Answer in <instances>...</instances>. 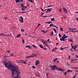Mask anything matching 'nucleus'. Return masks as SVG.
<instances>
[{"label": "nucleus", "instance_id": "nucleus-42", "mask_svg": "<svg viewBox=\"0 0 78 78\" xmlns=\"http://www.w3.org/2000/svg\"><path fill=\"white\" fill-rule=\"evenodd\" d=\"M11 56H13L14 55V54H11Z\"/></svg>", "mask_w": 78, "mask_h": 78}, {"label": "nucleus", "instance_id": "nucleus-14", "mask_svg": "<svg viewBox=\"0 0 78 78\" xmlns=\"http://www.w3.org/2000/svg\"><path fill=\"white\" fill-rule=\"evenodd\" d=\"M40 40L42 42V43H44L45 42V41H44V40L42 39H41Z\"/></svg>", "mask_w": 78, "mask_h": 78}, {"label": "nucleus", "instance_id": "nucleus-59", "mask_svg": "<svg viewBox=\"0 0 78 78\" xmlns=\"http://www.w3.org/2000/svg\"><path fill=\"white\" fill-rule=\"evenodd\" d=\"M56 62H57V63H59V61L57 60V61H56Z\"/></svg>", "mask_w": 78, "mask_h": 78}, {"label": "nucleus", "instance_id": "nucleus-39", "mask_svg": "<svg viewBox=\"0 0 78 78\" xmlns=\"http://www.w3.org/2000/svg\"><path fill=\"white\" fill-rule=\"evenodd\" d=\"M27 12H20V13H26Z\"/></svg>", "mask_w": 78, "mask_h": 78}, {"label": "nucleus", "instance_id": "nucleus-45", "mask_svg": "<svg viewBox=\"0 0 78 78\" xmlns=\"http://www.w3.org/2000/svg\"><path fill=\"white\" fill-rule=\"evenodd\" d=\"M43 44H44L45 45H48V44H47L45 42Z\"/></svg>", "mask_w": 78, "mask_h": 78}, {"label": "nucleus", "instance_id": "nucleus-58", "mask_svg": "<svg viewBox=\"0 0 78 78\" xmlns=\"http://www.w3.org/2000/svg\"><path fill=\"white\" fill-rule=\"evenodd\" d=\"M41 32H43V33H44V30H41Z\"/></svg>", "mask_w": 78, "mask_h": 78}, {"label": "nucleus", "instance_id": "nucleus-26", "mask_svg": "<svg viewBox=\"0 0 78 78\" xmlns=\"http://www.w3.org/2000/svg\"><path fill=\"white\" fill-rule=\"evenodd\" d=\"M4 19H5V20H7V19H8V17H5L4 18Z\"/></svg>", "mask_w": 78, "mask_h": 78}, {"label": "nucleus", "instance_id": "nucleus-55", "mask_svg": "<svg viewBox=\"0 0 78 78\" xmlns=\"http://www.w3.org/2000/svg\"><path fill=\"white\" fill-rule=\"evenodd\" d=\"M73 28L72 29H69L70 30H73Z\"/></svg>", "mask_w": 78, "mask_h": 78}, {"label": "nucleus", "instance_id": "nucleus-61", "mask_svg": "<svg viewBox=\"0 0 78 78\" xmlns=\"http://www.w3.org/2000/svg\"><path fill=\"white\" fill-rule=\"evenodd\" d=\"M60 41H62V38H60Z\"/></svg>", "mask_w": 78, "mask_h": 78}, {"label": "nucleus", "instance_id": "nucleus-2", "mask_svg": "<svg viewBox=\"0 0 78 78\" xmlns=\"http://www.w3.org/2000/svg\"><path fill=\"white\" fill-rule=\"evenodd\" d=\"M11 72L12 73V76H13V77H15L14 76V75H16V74L17 73V76H16L19 77V74H20V72H19V69H18V68H17L16 67L13 70H12V71Z\"/></svg>", "mask_w": 78, "mask_h": 78}, {"label": "nucleus", "instance_id": "nucleus-63", "mask_svg": "<svg viewBox=\"0 0 78 78\" xmlns=\"http://www.w3.org/2000/svg\"><path fill=\"white\" fill-rule=\"evenodd\" d=\"M76 20H77V21H78V18H76Z\"/></svg>", "mask_w": 78, "mask_h": 78}, {"label": "nucleus", "instance_id": "nucleus-32", "mask_svg": "<svg viewBox=\"0 0 78 78\" xmlns=\"http://www.w3.org/2000/svg\"><path fill=\"white\" fill-rule=\"evenodd\" d=\"M58 36H59V37H61V34H58Z\"/></svg>", "mask_w": 78, "mask_h": 78}, {"label": "nucleus", "instance_id": "nucleus-16", "mask_svg": "<svg viewBox=\"0 0 78 78\" xmlns=\"http://www.w3.org/2000/svg\"><path fill=\"white\" fill-rule=\"evenodd\" d=\"M46 76H47L46 78H48V73H46Z\"/></svg>", "mask_w": 78, "mask_h": 78}, {"label": "nucleus", "instance_id": "nucleus-15", "mask_svg": "<svg viewBox=\"0 0 78 78\" xmlns=\"http://www.w3.org/2000/svg\"><path fill=\"white\" fill-rule=\"evenodd\" d=\"M24 62H20V63H23V64H27V63H26V62H25V61H24Z\"/></svg>", "mask_w": 78, "mask_h": 78}, {"label": "nucleus", "instance_id": "nucleus-25", "mask_svg": "<svg viewBox=\"0 0 78 78\" xmlns=\"http://www.w3.org/2000/svg\"><path fill=\"white\" fill-rule=\"evenodd\" d=\"M54 20H55L54 18H52L51 19V21H54Z\"/></svg>", "mask_w": 78, "mask_h": 78}, {"label": "nucleus", "instance_id": "nucleus-5", "mask_svg": "<svg viewBox=\"0 0 78 78\" xmlns=\"http://www.w3.org/2000/svg\"><path fill=\"white\" fill-rule=\"evenodd\" d=\"M54 25V24H51L50 25L49 27H55V28H58V27H57V26H53V25Z\"/></svg>", "mask_w": 78, "mask_h": 78}, {"label": "nucleus", "instance_id": "nucleus-29", "mask_svg": "<svg viewBox=\"0 0 78 78\" xmlns=\"http://www.w3.org/2000/svg\"><path fill=\"white\" fill-rule=\"evenodd\" d=\"M30 2H31V3H33V0H28Z\"/></svg>", "mask_w": 78, "mask_h": 78}, {"label": "nucleus", "instance_id": "nucleus-60", "mask_svg": "<svg viewBox=\"0 0 78 78\" xmlns=\"http://www.w3.org/2000/svg\"><path fill=\"white\" fill-rule=\"evenodd\" d=\"M72 48H74V46H73V45L71 46Z\"/></svg>", "mask_w": 78, "mask_h": 78}, {"label": "nucleus", "instance_id": "nucleus-52", "mask_svg": "<svg viewBox=\"0 0 78 78\" xmlns=\"http://www.w3.org/2000/svg\"><path fill=\"white\" fill-rule=\"evenodd\" d=\"M31 57H33V56L32 55L30 56H29V58H31Z\"/></svg>", "mask_w": 78, "mask_h": 78}, {"label": "nucleus", "instance_id": "nucleus-31", "mask_svg": "<svg viewBox=\"0 0 78 78\" xmlns=\"http://www.w3.org/2000/svg\"><path fill=\"white\" fill-rule=\"evenodd\" d=\"M69 42H73L72 40V39H70L69 41Z\"/></svg>", "mask_w": 78, "mask_h": 78}, {"label": "nucleus", "instance_id": "nucleus-38", "mask_svg": "<svg viewBox=\"0 0 78 78\" xmlns=\"http://www.w3.org/2000/svg\"><path fill=\"white\" fill-rule=\"evenodd\" d=\"M69 32H73V33H74V31H73V30H72V31H70V30H69Z\"/></svg>", "mask_w": 78, "mask_h": 78}, {"label": "nucleus", "instance_id": "nucleus-54", "mask_svg": "<svg viewBox=\"0 0 78 78\" xmlns=\"http://www.w3.org/2000/svg\"><path fill=\"white\" fill-rule=\"evenodd\" d=\"M62 39H65L64 37H62Z\"/></svg>", "mask_w": 78, "mask_h": 78}, {"label": "nucleus", "instance_id": "nucleus-3", "mask_svg": "<svg viewBox=\"0 0 78 78\" xmlns=\"http://www.w3.org/2000/svg\"><path fill=\"white\" fill-rule=\"evenodd\" d=\"M51 68V70H58L59 71H62V72H64V70L62 69L61 68H57V66L55 65H53L52 66L51 65H50L49 66Z\"/></svg>", "mask_w": 78, "mask_h": 78}, {"label": "nucleus", "instance_id": "nucleus-13", "mask_svg": "<svg viewBox=\"0 0 78 78\" xmlns=\"http://www.w3.org/2000/svg\"><path fill=\"white\" fill-rule=\"evenodd\" d=\"M52 15H51L50 16H41V17H51V16Z\"/></svg>", "mask_w": 78, "mask_h": 78}, {"label": "nucleus", "instance_id": "nucleus-48", "mask_svg": "<svg viewBox=\"0 0 78 78\" xmlns=\"http://www.w3.org/2000/svg\"><path fill=\"white\" fill-rule=\"evenodd\" d=\"M7 53H10V51L9 50L7 51Z\"/></svg>", "mask_w": 78, "mask_h": 78}, {"label": "nucleus", "instance_id": "nucleus-27", "mask_svg": "<svg viewBox=\"0 0 78 78\" xmlns=\"http://www.w3.org/2000/svg\"><path fill=\"white\" fill-rule=\"evenodd\" d=\"M1 36H5V34H4L3 33H2L1 34Z\"/></svg>", "mask_w": 78, "mask_h": 78}, {"label": "nucleus", "instance_id": "nucleus-57", "mask_svg": "<svg viewBox=\"0 0 78 78\" xmlns=\"http://www.w3.org/2000/svg\"><path fill=\"white\" fill-rule=\"evenodd\" d=\"M76 77V75L74 76L72 78H75Z\"/></svg>", "mask_w": 78, "mask_h": 78}, {"label": "nucleus", "instance_id": "nucleus-30", "mask_svg": "<svg viewBox=\"0 0 78 78\" xmlns=\"http://www.w3.org/2000/svg\"><path fill=\"white\" fill-rule=\"evenodd\" d=\"M23 8H25V9H27V6H24Z\"/></svg>", "mask_w": 78, "mask_h": 78}, {"label": "nucleus", "instance_id": "nucleus-46", "mask_svg": "<svg viewBox=\"0 0 78 78\" xmlns=\"http://www.w3.org/2000/svg\"><path fill=\"white\" fill-rule=\"evenodd\" d=\"M41 10L42 11H44L43 10H44V9H42V8H41Z\"/></svg>", "mask_w": 78, "mask_h": 78}, {"label": "nucleus", "instance_id": "nucleus-11", "mask_svg": "<svg viewBox=\"0 0 78 78\" xmlns=\"http://www.w3.org/2000/svg\"><path fill=\"white\" fill-rule=\"evenodd\" d=\"M20 36H21V35H20V34H19L17 35L16 37H20Z\"/></svg>", "mask_w": 78, "mask_h": 78}, {"label": "nucleus", "instance_id": "nucleus-17", "mask_svg": "<svg viewBox=\"0 0 78 78\" xmlns=\"http://www.w3.org/2000/svg\"><path fill=\"white\" fill-rule=\"evenodd\" d=\"M73 72V71H72L70 69H69L68 71H67V72Z\"/></svg>", "mask_w": 78, "mask_h": 78}, {"label": "nucleus", "instance_id": "nucleus-33", "mask_svg": "<svg viewBox=\"0 0 78 78\" xmlns=\"http://www.w3.org/2000/svg\"><path fill=\"white\" fill-rule=\"evenodd\" d=\"M65 40H67V39H62V41H65Z\"/></svg>", "mask_w": 78, "mask_h": 78}, {"label": "nucleus", "instance_id": "nucleus-43", "mask_svg": "<svg viewBox=\"0 0 78 78\" xmlns=\"http://www.w3.org/2000/svg\"><path fill=\"white\" fill-rule=\"evenodd\" d=\"M51 34H52V35H53V31H52L51 33Z\"/></svg>", "mask_w": 78, "mask_h": 78}, {"label": "nucleus", "instance_id": "nucleus-1", "mask_svg": "<svg viewBox=\"0 0 78 78\" xmlns=\"http://www.w3.org/2000/svg\"><path fill=\"white\" fill-rule=\"evenodd\" d=\"M4 65L5 66L6 68H7L9 69L10 70L11 72H12L13 69L16 67L12 65V63L11 62H9L4 63Z\"/></svg>", "mask_w": 78, "mask_h": 78}, {"label": "nucleus", "instance_id": "nucleus-21", "mask_svg": "<svg viewBox=\"0 0 78 78\" xmlns=\"http://www.w3.org/2000/svg\"><path fill=\"white\" fill-rule=\"evenodd\" d=\"M22 42L23 43V44H25V40H24V39H22Z\"/></svg>", "mask_w": 78, "mask_h": 78}, {"label": "nucleus", "instance_id": "nucleus-18", "mask_svg": "<svg viewBox=\"0 0 78 78\" xmlns=\"http://www.w3.org/2000/svg\"><path fill=\"white\" fill-rule=\"evenodd\" d=\"M58 58H56V59H55L54 60V62H55L56 60H58Z\"/></svg>", "mask_w": 78, "mask_h": 78}, {"label": "nucleus", "instance_id": "nucleus-19", "mask_svg": "<svg viewBox=\"0 0 78 78\" xmlns=\"http://www.w3.org/2000/svg\"><path fill=\"white\" fill-rule=\"evenodd\" d=\"M24 5L23 4H22L21 5V7H22V8H24V6H23Z\"/></svg>", "mask_w": 78, "mask_h": 78}, {"label": "nucleus", "instance_id": "nucleus-34", "mask_svg": "<svg viewBox=\"0 0 78 78\" xmlns=\"http://www.w3.org/2000/svg\"><path fill=\"white\" fill-rule=\"evenodd\" d=\"M32 68H33V69H36V67L34 66H32Z\"/></svg>", "mask_w": 78, "mask_h": 78}, {"label": "nucleus", "instance_id": "nucleus-12", "mask_svg": "<svg viewBox=\"0 0 78 78\" xmlns=\"http://www.w3.org/2000/svg\"><path fill=\"white\" fill-rule=\"evenodd\" d=\"M39 46L41 48H44V47L42 44H39Z\"/></svg>", "mask_w": 78, "mask_h": 78}, {"label": "nucleus", "instance_id": "nucleus-28", "mask_svg": "<svg viewBox=\"0 0 78 78\" xmlns=\"http://www.w3.org/2000/svg\"><path fill=\"white\" fill-rule=\"evenodd\" d=\"M32 46H33V47L34 48H36V47L35 45H32Z\"/></svg>", "mask_w": 78, "mask_h": 78}, {"label": "nucleus", "instance_id": "nucleus-24", "mask_svg": "<svg viewBox=\"0 0 78 78\" xmlns=\"http://www.w3.org/2000/svg\"><path fill=\"white\" fill-rule=\"evenodd\" d=\"M59 12H61V11H62V9L61 8H60L59 9Z\"/></svg>", "mask_w": 78, "mask_h": 78}, {"label": "nucleus", "instance_id": "nucleus-49", "mask_svg": "<svg viewBox=\"0 0 78 78\" xmlns=\"http://www.w3.org/2000/svg\"><path fill=\"white\" fill-rule=\"evenodd\" d=\"M67 37H67V36H66L64 37L65 39H66V38H67Z\"/></svg>", "mask_w": 78, "mask_h": 78}, {"label": "nucleus", "instance_id": "nucleus-23", "mask_svg": "<svg viewBox=\"0 0 78 78\" xmlns=\"http://www.w3.org/2000/svg\"><path fill=\"white\" fill-rule=\"evenodd\" d=\"M21 31H22V32H24V31H25V30L24 29H21Z\"/></svg>", "mask_w": 78, "mask_h": 78}, {"label": "nucleus", "instance_id": "nucleus-51", "mask_svg": "<svg viewBox=\"0 0 78 78\" xmlns=\"http://www.w3.org/2000/svg\"><path fill=\"white\" fill-rule=\"evenodd\" d=\"M5 36H9V35H5Z\"/></svg>", "mask_w": 78, "mask_h": 78}, {"label": "nucleus", "instance_id": "nucleus-62", "mask_svg": "<svg viewBox=\"0 0 78 78\" xmlns=\"http://www.w3.org/2000/svg\"><path fill=\"white\" fill-rule=\"evenodd\" d=\"M15 78H18L19 77H17V76H16V77H15Z\"/></svg>", "mask_w": 78, "mask_h": 78}, {"label": "nucleus", "instance_id": "nucleus-36", "mask_svg": "<svg viewBox=\"0 0 78 78\" xmlns=\"http://www.w3.org/2000/svg\"><path fill=\"white\" fill-rule=\"evenodd\" d=\"M64 48H60V50H62V51H63V50H64Z\"/></svg>", "mask_w": 78, "mask_h": 78}, {"label": "nucleus", "instance_id": "nucleus-56", "mask_svg": "<svg viewBox=\"0 0 78 78\" xmlns=\"http://www.w3.org/2000/svg\"><path fill=\"white\" fill-rule=\"evenodd\" d=\"M76 47H77V46L76 45L74 46V48H76Z\"/></svg>", "mask_w": 78, "mask_h": 78}, {"label": "nucleus", "instance_id": "nucleus-20", "mask_svg": "<svg viewBox=\"0 0 78 78\" xmlns=\"http://www.w3.org/2000/svg\"><path fill=\"white\" fill-rule=\"evenodd\" d=\"M53 30L54 31L55 33H56L57 32H56V29L55 28H53Z\"/></svg>", "mask_w": 78, "mask_h": 78}, {"label": "nucleus", "instance_id": "nucleus-9", "mask_svg": "<svg viewBox=\"0 0 78 78\" xmlns=\"http://www.w3.org/2000/svg\"><path fill=\"white\" fill-rule=\"evenodd\" d=\"M32 57H34V56H37V55H36L35 54H32Z\"/></svg>", "mask_w": 78, "mask_h": 78}, {"label": "nucleus", "instance_id": "nucleus-35", "mask_svg": "<svg viewBox=\"0 0 78 78\" xmlns=\"http://www.w3.org/2000/svg\"><path fill=\"white\" fill-rule=\"evenodd\" d=\"M72 68H73V69H78V68H77V67H72Z\"/></svg>", "mask_w": 78, "mask_h": 78}, {"label": "nucleus", "instance_id": "nucleus-6", "mask_svg": "<svg viewBox=\"0 0 78 78\" xmlns=\"http://www.w3.org/2000/svg\"><path fill=\"white\" fill-rule=\"evenodd\" d=\"M39 64V62L38 60H37L36 61V62L35 63V65L37 66V65H38Z\"/></svg>", "mask_w": 78, "mask_h": 78}, {"label": "nucleus", "instance_id": "nucleus-37", "mask_svg": "<svg viewBox=\"0 0 78 78\" xmlns=\"http://www.w3.org/2000/svg\"><path fill=\"white\" fill-rule=\"evenodd\" d=\"M64 74L65 75H67V72H65Z\"/></svg>", "mask_w": 78, "mask_h": 78}, {"label": "nucleus", "instance_id": "nucleus-8", "mask_svg": "<svg viewBox=\"0 0 78 78\" xmlns=\"http://www.w3.org/2000/svg\"><path fill=\"white\" fill-rule=\"evenodd\" d=\"M51 9H47L46 10H48V12H50L51 11Z\"/></svg>", "mask_w": 78, "mask_h": 78}, {"label": "nucleus", "instance_id": "nucleus-50", "mask_svg": "<svg viewBox=\"0 0 78 78\" xmlns=\"http://www.w3.org/2000/svg\"><path fill=\"white\" fill-rule=\"evenodd\" d=\"M40 25H41V24H38L37 26V27H39V26H40Z\"/></svg>", "mask_w": 78, "mask_h": 78}, {"label": "nucleus", "instance_id": "nucleus-64", "mask_svg": "<svg viewBox=\"0 0 78 78\" xmlns=\"http://www.w3.org/2000/svg\"><path fill=\"white\" fill-rule=\"evenodd\" d=\"M76 58H78V55H76Z\"/></svg>", "mask_w": 78, "mask_h": 78}, {"label": "nucleus", "instance_id": "nucleus-53", "mask_svg": "<svg viewBox=\"0 0 78 78\" xmlns=\"http://www.w3.org/2000/svg\"><path fill=\"white\" fill-rule=\"evenodd\" d=\"M65 36H66V34H63V37H65Z\"/></svg>", "mask_w": 78, "mask_h": 78}, {"label": "nucleus", "instance_id": "nucleus-40", "mask_svg": "<svg viewBox=\"0 0 78 78\" xmlns=\"http://www.w3.org/2000/svg\"><path fill=\"white\" fill-rule=\"evenodd\" d=\"M22 11H25V9H23V8H22Z\"/></svg>", "mask_w": 78, "mask_h": 78}, {"label": "nucleus", "instance_id": "nucleus-41", "mask_svg": "<svg viewBox=\"0 0 78 78\" xmlns=\"http://www.w3.org/2000/svg\"><path fill=\"white\" fill-rule=\"evenodd\" d=\"M20 18H21V19H22V20H23V17L22 16H20Z\"/></svg>", "mask_w": 78, "mask_h": 78}, {"label": "nucleus", "instance_id": "nucleus-4", "mask_svg": "<svg viewBox=\"0 0 78 78\" xmlns=\"http://www.w3.org/2000/svg\"><path fill=\"white\" fill-rule=\"evenodd\" d=\"M63 12H65V13H67V10L66 9V8L65 7L63 8Z\"/></svg>", "mask_w": 78, "mask_h": 78}, {"label": "nucleus", "instance_id": "nucleus-22", "mask_svg": "<svg viewBox=\"0 0 78 78\" xmlns=\"http://www.w3.org/2000/svg\"><path fill=\"white\" fill-rule=\"evenodd\" d=\"M16 1V3H19L20 2V0H15Z\"/></svg>", "mask_w": 78, "mask_h": 78}, {"label": "nucleus", "instance_id": "nucleus-7", "mask_svg": "<svg viewBox=\"0 0 78 78\" xmlns=\"http://www.w3.org/2000/svg\"><path fill=\"white\" fill-rule=\"evenodd\" d=\"M26 48H29L30 49H31V47L30 45H28L26 46Z\"/></svg>", "mask_w": 78, "mask_h": 78}, {"label": "nucleus", "instance_id": "nucleus-47", "mask_svg": "<svg viewBox=\"0 0 78 78\" xmlns=\"http://www.w3.org/2000/svg\"><path fill=\"white\" fill-rule=\"evenodd\" d=\"M54 6L53 5H50L48 6V7H51L52 6Z\"/></svg>", "mask_w": 78, "mask_h": 78}, {"label": "nucleus", "instance_id": "nucleus-10", "mask_svg": "<svg viewBox=\"0 0 78 78\" xmlns=\"http://www.w3.org/2000/svg\"><path fill=\"white\" fill-rule=\"evenodd\" d=\"M19 20L20 21V22H21L22 23H23V20H22V19L21 20H20V19H19Z\"/></svg>", "mask_w": 78, "mask_h": 78}, {"label": "nucleus", "instance_id": "nucleus-44", "mask_svg": "<svg viewBox=\"0 0 78 78\" xmlns=\"http://www.w3.org/2000/svg\"><path fill=\"white\" fill-rule=\"evenodd\" d=\"M60 30H61V31H63V29H62V28H60Z\"/></svg>", "mask_w": 78, "mask_h": 78}]
</instances>
